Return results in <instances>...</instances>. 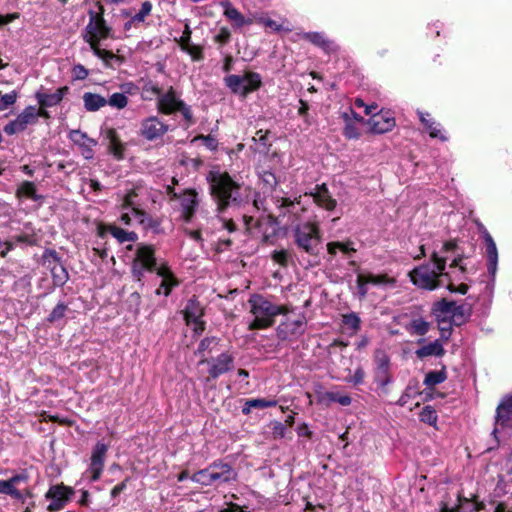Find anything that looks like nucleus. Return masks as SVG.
<instances>
[{
	"label": "nucleus",
	"instance_id": "obj_19",
	"mask_svg": "<svg viewBox=\"0 0 512 512\" xmlns=\"http://www.w3.org/2000/svg\"><path fill=\"white\" fill-rule=\"evenodd\" d=\"M483 239L485 242V253L487 258V271L490 276V283L493 286L498 267V250L492 236L484 231Z\"/></svg>",
	"mask_w": 512,
	"mask_h": 512
},
{
	"label": "nucleus",
	"instance_id": "obj_46",
	"mask_svg": "<svg viewBox=\"0 0 512 512\" xmlns=\"http://www.w3.org/2000/svg\"><path fill=\"white\" fill-rule=\"evenodd\" d=\"M420 421L435 426L437 423V412L432 406H425L419 414Z\"/></svg>",
	"mask_w": 512,
	"mask_h": 512
},
{
	"label": "nucleus",
	"instance_id": "obj_24",
	"mask_svg": "<svg viewBox=\"0 0 512 512\" xmlns=\"http://www.w3.org/2000/svg\"><path fill=\"white\" fill-rule=\"evenodd\" d=\"M301 38L321 48L325 53L330 54L338 50L334 41L328 39L323 32H305Z\"/></svg>",
	"mask_w": 512,
	"mask_h": 512
},
{
	"label": "nucleus",
	"instance_id": "obj_52",
	"mask_svg": "<svg viewBox=\"0 0 512 512\" xmlns=\"http://www.w3.org/2000/svg\"><path fill=\"white\" fill-rule=\"evenodd\" d=\"M128 104V97L124 93H113L107 99V105L116 109H123Z\"/></svg>",
	"mask_w": 512,
	"mask_h": 512
},
{
	"label": "nucleus",
	"instance_id": "obj_64",
	"mask_svg": "<svg viewBox=\"0 0 512 512\" xmlns=\"http://www.w3.org/2000/svg\"><path fill=\"white\" fill-rule=\"evenodd\" d=\"M272 435L275 439H281L286 434V426L278 421L271 423Z\"/></svg>",
	"mask_w": 512,
	"mask_h": 512
},
{
	"label": "nucleus",
	"instance_id": "obj_3",
	"mask_svg": "<svg viewBox=\"0 0 512 512\" xmlns=\"http://www.w3.org/2000/svg\"><path fill=\"white\" fill-rule=\"evenodd\" d=\"M210 194L217 205L220 215L229 206L239 205L241 199V185L235 181L228 172L220 169H212L206 175Z\"/></svg>",
	"mask_w": 512,
	"mask_h": 512
},
{
	"label": "nucleus",
	"instance_id": "obj_13",
	"mask_svg": "<svg viewBox=\"0 0 512 512\" xmlns=\"http://www.w3.org/2000/svg\"><path fill=\"white\" fill-rule=\"evenodd\" d=\"M203 316L204 309L200 302L196 298L189 299L184 309V319L196 335H201L205 330Z\"/></svg>",
	"mask_w": 512,
	"mask_h": 512
},
{
	"label": "nucleus",
	"instance_id": "obj_25",
	"mask_svg": "<svg viewBox=\"0 0 512 512\" xmlns=\"http://www.w3.org/2000/svg\"><path fill=\"white\" fill-rule=\"evenodd\" d=\"M369 125L372 132L382 134L393 129L395 126V119L388 114H373L369 120Z\"/></svg>",
	"mask_w": 512,
	"mask_h": 512
},
{
	"label": "nucleus",
	"instance_id": "obj_49",
	"mask_svg": "<svg viewBox=\"0 0 512 512\" xmlns=\"http://www.w3.org/2000/svg\"><path fill=\"white\" fill-rule=\"evenodd\" d=\"M327 250H328V253L331 255H335L338 250L347 255L355 252V249L350 246V243H341V242L328 243Z\"/></svg>",
	"mask_w": 512,
	"mask_h": 512
},
{
	"label": "nucleus",
	"instance_id": "obj_47",
	"mask_svg": "<svg viewBox=\"0 0 512 512\" xmlns=\"http://www.w3.org/2000/svg\"><path fill=\"white\" fill-rule=\"evenodd\" d=\"M67 310L68 306L63 302H59L47 317V321L49 323H56L60 321L65 317Z\"/></svg>",
	"mask_w": 512,
	"mask_h": 512
},
{
	"label": "nucleus",
	"instance_id": "obj_8",
	"mask_svg": "<svg viewBox=\"0 0 512 512\" xmlns=\"http://www.w3.org/2000/svg\"><path fill=\"white\" fill-rule=\"evenodd\" d=\"M453 301L442 299L433 304L431 313L435 317L441 338L448 340L452 333Z\"/></svg>",
	"mask_w": 512,
	"mask_h": 512
},
{
	"label": "nucleus",
	"instance_id": "obj_7",
	"mask_svg": "<svg viewBox=\"0 0 512 512\" xmlns=\"http://www.w3.org/2000/svg\"><path fill=\"white\" fill-rule=\"evenodd\" d=\"M225 85L234 93L246 97L256 91L262 84L257 72H246L243 76L231 74L224 78Z\"/></svg>",
	"mask_w": 512,
	"mask_h": 512
},
{
	"label": "nucleus",
	"instance_id": "obj_58",
	"mask_svg": "<svg viewBox=\"0 0 512 512\" xmlns=\"http://www.w3.org/2000/svg\"><path fill=\"white\" fill-rule=\"evenodd\" d=\"M181 50L189 54L194 61H200L203 59L202 47L198 45H192L190 43L189 45L182 47Z\"/></svg>",
	"mask_w": 512,
	"mask_h": 512
},
{
	"label": "nucleus",
	"instance_id": "obj_2",
	"mask_svg": "<svg viewBox=\"0 0 512 512\" xmlns=\"http://www.w3.org/2000/svg\"><path fill=\"white\" fill-rule=\"evenodd\" d=\"M146 271H156L162 278L157 294L168 296L173 287L178 285L172 271L166 264L157 266L155 251L152 246L138 244L136 247L135 258L132 263V274L137 281H141Z\"/></svg>",
	"mask_w": 512,
	"mask_h": 512
},
{
	"label": "nucleus",
	"instance_id": "obj_45",
	"mask_svg": "<svg viewBox=\"0 0 512 512\" xmlns=\"http://www.w3.org/2000/svg\"><path fill=\"white\" fill-rule=\"evenodd\" d=\"M429 328H430V324L427 321H425L423 318L413 319L409 325V331L412 334H415L418 336L425 335L429 331Z\"/></svg>",
	"mask_w": 512,
	"mask_h": 512
},
{
	"label": "nucleus",
	"instance_id": "obj_38",
	"mask_svg": "<svg viewBox=\"0 0 512 512\" xmlns=\"http://www.w3.org/2000/svg\"><path fill=\"white\" fill-rule=\"evenodd\" d=\"M18 197H27L34 201H37L41 198L40 195L36 193V186L33 182L24 181L20 184L16 192Z\"/></svg>",
	"mask_w": 512,
	"mask_h": 512
},
{
	"label": "nucleus",
	"instance_id": "obj_17",
	"mask_svg": "<svg viewBox=\"0 0 512 512\" xmlns=\"http://www.w3.org/2000/svg\"><path fill=\"white\" fill-rule=\"evenodd\" d=\"M462 254H455L452 259L451 264L449 265L450 272L453 275V279L446 280V288L452 293L466 294L468 291V285L465 283H461L458 286L453 284L454 281H459L465 279V267L462 265Z\"/></svg>",
	"mask_w": 512,
	"mask_h": 512
},
{
	"label": "nucleus",
	"instance_id": "obj_59",
	"mask_svg": "<svg viewBox=\"0 0 512 512\" xmlns=\"http://www.w3.org/2000/svg\"><path fill=\"white\" fill-rule=\"evenodd\" d=\"M356 283H357V294L360 299H364L368 293L369 283L366 281V279L362 273H359L357 275Z\"/></svg>",
	"mask_w": 512,
	"mask_h": 512
},
{
	"label": "nucleus",
	"instance_id": "obj_12",
	"mask_svg": "<svg viewBox=\"0 0 512 512\" xmlns=\"http://www.w3.org/2000/svg\"><path fill=\"white\" fill-rule=\"evenodd\" d=\"M108 451V446L103 442H97L94 446L90 463L84 475L89 478L90 482L98 481L104 470L105 458Z\"/></svg>",
	"mask_w": 512,
	"mask_h": 512
},
{
	"label": "nucleus",
	"instance_id": "obj_48",
	"mask_svg": "<svg viewBox=\"0 0 512 512\" xmlns=\"http://www.w3.org/2000/svg\"><path fill=\"white\" fill-rule=\"evenodd\" d=\"M129 212L132 216L133 223L136 222L143 226H149L151 219L141 207L131 208Z\"/></svg>",
	"mask_w": 512,
	"mask_h": 512
},
{
	"label": "nucleus",
	"instance_id": "obj_63",
	"mask_svg": "<svg viewBox=\"0 0 512 512\" xmlns=\"http://www.w3.org/2000/svg\"><path fill=\"white\" fill-rule=\"evenodd\" d=\"M271 258L276 263L285 266L288 262L289 253L287 250H275L272 252Z\"/></svg>",
	"mask_w": 512,
	"mask_h": 512
},
{
	"label": "nucleus",
	"instance_id": "obj_44",
	"mask_svg": "<svg viewBox=\"0 0 512 512\" xmlns=\"http://www.w3.org/2000/svg\"><path fill=\"white\" fill-rule=\"evenodd\" d=\"M138 190L139 189H133L125 194L122 201V208L123 210H129L131 208H137L141 207V202L138 199Z\"/></svg>",
	"mask_w": 512,
	"mask_h": 512
},
{
	"label": "nucleus",
	"instance_id": "obj_60",
	"mask_svg": "<svg viewBox=\"0 0 512 512\" xmlns=\"http://www.w3.org/2000/svg\"><path fill=\"white\" fill-rule=\"evenodd\" d=\"M110 151L117 159L123 158V151H124L123 145L119 142V140L114 135L111 137Z\"/></svg>",
	"mask_w": 512,
	"mask_h": 512
},
{
	"label": "nucleus",
	"instance_id": "obj_41",
	"mask_svg": "<svg viewBox=\"0 0 512 512\" xmlns=\"http://www.w3.org/2000/svg\"><path fill=\"white\" fill-rule=\"evenodd\" d=\"M191 480L195 483L201 484L203 486L214 485L211 465L207 468L202 469L191 476Z\"/></svg>",
	"mask_w": 512,
	"mask_h": 512
},
{
	"label": "nucleus",
	"instance_id": "obj_29",
	"mask_svg": "<svg viewBox=\"0 0 512 512\" xmlns=\"http://www.w3.org/2000/svg\"><path fill=\"white\" fill-rule=\"evenodd\" d=\"M311 195L317 205L328 211L336 207V200L332 198L325 184L316 186L315 191Z\"/></svg>",
	"mask_w": 512,
	"mask_h": 512
},
{
	"label": "nucleus",
	"instance_id": "obj_39",
	"mask_svg": "<svg viewBox=\"0 0 512 512\" xmlns=\"http://www.w3.org/2000/svg\"><path fill=\"white\" fill-rule=\"evenodd\" d=\"M53 283L56 286H63L69 279L68 272L62 263L50 268Z\"/></svg>",
	"mask_w": 512,
	"mask_h": 512
},
{
	"label": "nucleus",
	"instance_id": "obj_4",
	"mask_svg": "<svg viewBox=\"0 0 512 512\" xmlns=\"http://www.w3.org/2000/svg\"><path fill=\"white\" fill-rule=\"evenodd\" d=\"M253 320L249 323L250 330H259L271 327L277 315H286L289 309L277 305L262 295L254 294L248 300Z\"/></svg>",
	"mask_w": 512,
	"mask_h": 512
},
{
	"label": "nucleus",
	"instance_id": "obj_31",
	"mask_svg": "<svg viewBox=\"0 0 512 512\" xmlns=\"http://www.w3.org/2000/svg\"><path fill=\"white\" fill-rule=\"evenodd\" d=\"M82 99L84 108L88 112H96L107 105L105 97L92 92H85Z\"/></svg>",
	"mask_w": 512,
	"mask_h": 512
},
{
	"label": "nucleus",
	"instance_id": "obj_35",
	"mask_svg": "<svg viewBox=\"0 0 512 512\" xmlns=\"http://www.w3.org/2000/svg\"><path fill=\"white\" fill-rule=\"evenodd\" d=\"M108 232L120 243H133L138 239V235L133 231H126L116 225H110Z\"/></svg>",
	"mask_w": 512,
	"mask_h": 512
},
{
	"label": "nucleus",
	"instance_id": "obj_27",
	"mask_svg": "<svg viewBox=\"0 0 512 512\" xmlns=\"http://www.w3.org/2000/svg\"><path fill=\"white\" fill-rule=\"evenodd\" d=\"M274 204L279 208V216L294 217L295 220L298 219V211L302 210L299 202H295L286 197H281L279 195L273 196Z\"/></svg>",
	"mask_w": 512,
	"mask_h": 512
},
{
	"label": "nucleus",
	"instance_id": "obj_21",
	"mask_svg": "<svg viewBox=\"0 0 512 512\" xmlns=\"http://www.w3.org/2000/svg\"><path fill=\"white\" fill-rule=\"evenodd\" d=\"M210 465L214 485L230 483L236 480L237 474L231 465L222 462H214Z\"/></svg>",
	"mask_w": 512,
	"mask_h": 512
},
{
	"label": "nucleus",
	"instance_id": "obj_1",
	"mask_svg": "<svg viewBox=\"0 0 512 512\" xmlns=\"http://www.w3.org/2000/svg\"><path fill=\"white\" fill-rule=\"evenodd\" d=\"M457 244L455 241H447L438 252L433 250L429 262L416 266L409 272L410 281L419 289L433 291L444 286L446 280L453 279L450 271H446L448 253L458 254L456 252Z\"/></svg>",
	"mask_w": 512,
	"mask_h": 512
},
{
	"label": "nucleus",
	"instance_id": "obj_28",
	"mask_svg": "<svg viewBox=\"0 0 512 512\" xmlns=\"http://www.w3.org/2000/svg\"><path fill=\"white\" fill-rule=\"evenodd\" d=\"M419 119L421 123L425 126L431 138H437L443 142L448 140V137L442 131V127L440 123L434 121L429 113H423L418 111Z\"/></svg>",
	"mask_w": 512,
	"mask_h": 512
},
{
	"label": "nucleus",
	"instance_id": "obj_62",
	"mask_svg": "<svg viewBox=\"0 0 512 512\" xmlns=\"http://www.w3.org/2000/svg\"><path fill=\"white\" fill-rule=\"evenodd\" d=\"M343 134L348 139H357L360 136L357 126L350 121L345 122Z\"/></svg>",
	"mask_w": 512,
	"mask_h": 512
},
{
	"label": "nucleus",
	"instance_id": "obj_36",
	"mask_svg": "<svg viewBox=\"0 0 512 512\" xmlns=\"http://www.w3.org/2000/svg\"><path fill=\"white\" fill-rule=\"evenodd\" d=\"M14 239L18 243H24L30 246L36 245L38 242L37 235L34 232L31 223H26L24 225V231L21 234L15 236Z\"/></svg>",
	"mask_w": 512,
	"mask_h": 512
},
{
	"label": "nucleus",
	"instance_id": "obj_56",
	"mask_svg": "<svg viewBox=\"0 0 512 512\" xmlns=\"http://www.w3.org/2000/svg\"><path fill=\"white\" fill-rule=\"evenodd\" d=\"M278 402L274 399L256 398L249 399V405L253 406L254 409H264L269 407H275Z\"/></svg>",
	"mask_w": 512,
	"mask_h": 512
},
{
	"label": "nucleus",
	"instance_id": "obj_26",
	"mask_svg": "<svg viewBox=\"0 0 512 512\" xmlns=\"http://www.w3.org/2000/svg\"><path fill=\"white\" fill-rule=\"evenodd\" d=\"M182 214L186 221H190L198 205L197 193L194 190H186L179 196Z\"/></svg>",
	"mask_w": 512,
	"mask_h": 512
},
{
	"label": "nucleus",
	"instance_id": "obj_37",
	"mask_svg": "<svg viewBox=\"0 0 512 512\" xmlns=\"http://www.w3.org/2000/svg\"><path fill=\"white\" fill-rule=\"evenodd\" d=\"M447 379L446 369L443 366L439 371H430L426 374L424 379V385L427 387H434L438 384L443 383Z\"/></svg>",
	"mask_w": 512,
	"mask_h": 512
},
{
	"label": "nucleus",
	"instance_id": "obj_20",
	"mask_svg": "<svg viewBox=\"0 0 512 512\" xmlns=\"http://www.w3.org/2000/svg\"><path fill=\"white\" fill-rule=\"evenodd\" d=\"M29 480V475L26 470L21 471L11 477V484L8 488L6 495L12 497L13 499L25 503L28 498L33 497L32 490L30 488H25L23 490L17 489L16 486L21 483H26Z\"/></svg>",
	"mask_w": 512,
	"mask_h": 512
},
{
	"label": "nucleus",
	"instance_id": "obj_16",
	"mask_svg": "<svg viewBox=\"0 0 512 512\" xmlns=\"http://www.w3.org/2000/svg\"><path fill=\"white\" fill-rule=\"evenodd\" d=\"M278 325L276 329L277 337L280 340H290L303 334L305 326L304 316H299L296 319H292L288 316Z\"/></svg>",
	"mask_w": 512,
	"mask_h": 512
},
{
	"label": "nucleus",
	"instance_id": "obj_30",
	"mask_svg": "<svg viewBox=\"0 0 512 512\" xmlns=\"http://www.w3.org/2000/svg\"><path fill=\"white\" fill-rule=\"evenodd\" d=\"M221 5L224 8V15L233 22L236 28H241L252 23L250 19L245 18L235 7H233L229 1H224Z\"/></svg>",
	"mask_w": 512,
	"mask_h": 512
},
{
	"label": "nucleus",
	"instance_id": "obj_23",
	"mask_svg": "<svg viewBox=\"0 0 512 512\" xmlns=\"http://www.w3.org/2000/svg\"><path fill=\"white\" fill-rule=\"evenodd\" d=\"M68 92V86L60 87L53 93L39 90L35 93V98L37 99V102L40 105V107H54L63 100V98L68 94Z\"/></svg>",
	"mask_w": 512,
	"mask_h": 512
},
{
	"label": "nucleus",
	"instance_id": "obj_22",
	"mask_svg": "<svg viewBox=\"0 0 512 512\" xmlns=\"http://www.w3.org/2000/svg\"><path fill=\"white\" fill-rule=\"evenodd\" d=\"M70 140L81 149V154L85 159H92L94 155L93 147L96 141L80 130H72L69 133Z\"/></svg>",
	"mask_w": 512,
	"mask_h": 512
},
{
	"label": "nucleus",
	"instance_id": "obj_50",
	"mask_svg": "<svg viewBox=\"0 0 512 512\" xmlns=\"http://www.w3.org/2000/svg\"><path fill=\"white\" fill-rule=\"evenodd\" d=\"M101 40H95L92 42H87L90 45V48L92 49L95 56L102 59L105 62H108L109 60L113 59L115 56L112 52L107 51L105 49H101L99 47V42Z\"/></svg>",
	"mask_w": 512,
	"mask_h": 512
},
{
	"label": "nucleus",
	"instance_id": "obj_14",
	"mask_svg": "<svg viewBox=\"0 0 512 512\" xmlns=\"http://www.w3.org/2000/svg\"><path fill=\"white\" fill-rule=\"evenodd\" d=\"M512 428V396L504 397L497 406L493 437L499 442L498 434L501 430Z\"/></svg>",
	"mask_w": 512,
	"mask_h": 512
},
{
	"label": "nucleus",
	"instance_id": "obj_61",
	"mask_svg": "<svg viewBox=\"0 0 512 512\" xmlns=\"http://www.w3.org/2000/svg\"><path fill=\"white\" fill-rule=\"evenodd\" d=\"M375 381L381 387H385L392 382L390 370L375 372Z\"/></svg>",
	"mask_w": 512,
	"mask_h": 512
},
{
	"label": "nucleus",
	"instance_id": "obj_6",
	"mask_svg": "<svg viewBox=\"0 0 512 512\" xmlns=\"http://www.w3.org/2000/svg\"><path fill=\"white\" fill-rule=\"evenodd\" d=\"M156 108L159 113L164 115H172L176 112H180L187 122V127L193 123L191 108L180 99L173 87H170L165 93L159 95Z\"/></svg>",
	"mask_w": 512,
	"mask_h": 512
},
{
	"label": "nucleus",
	"instance_id": "obj_9",
	"mask_svg": "<svg viewBox=\"0 0 512 512\" xmlns=\"http://www.w3.org/2000/svg\"><path fill=\"white\" fill-rule=\"evenodd\" d=\"M173 127L156 115L146 117L140 122L139 135L147 141H157L166 133L172 131Z\"/></svg>",
	"mask_w": 512,
	"mask_h": 512
},
{
	"label": "nucleus",
	"instance_id": "obj_32",
	"mask_svg": "<svg viewBox=\"0 0 512 512\" xmlns=\"http://www.w3.org/2000/svg\"><path fill=\"white\" fill-rule=\"evenodd\" d=\"M415 354L420 359L428 356L441 357L445 354V349L440 340H435L417 349Z\"/></svg>",
	"mask_w": 512,
	"mask_h": 512
},
{
	"label": "nucleus",
	"instance_id": "obj_55",
	"mask_svg": "<svg viewBox=\"0 0 512 512\" xmlns=\"http://www.w3.org/2000/svg\"><path fill=\"white\" fill-rule=\"evenodd\" d=\"M326 396L327 399L330 400L331 402L339 403L342 406H348L352 402V399L349 395L340 394L338 392H328Z\"/></svg>",
	"mask_w": 512,
	"mask_h": 512
},
{
	"label": "nucleus",
	"instance_id": "obj_43",
	"mask_svg": "<svg viewBox=\"0 0 512 512\" xmlns=\"http://www.w3.org/2000/svg\"><path fill=\"white\" fill-rule=\"evenodd\" d=\"M159 95H162L161 89L151 80L144 83L142 87V98L144 100L151 101L154 98L159 99Z\"/></svg>",
	"mask_w": 512,
	"mask_h": 512
},
{
	"label": "nucleus",
	"instance_id": "obj_42",
	"mask_svg": "<svg viewBox=\"0 0 512 512\" xmlns=\"http://www.w3.org/2000/svg\"><path fill=\"white\" fill-rule=\"evenodd\" d=\"M374 361L376 365L375 372L390 370V358L388 354L382 350L377 349L374 353Z\"/></svg>",
	"mask_w": 512,
	"mask_h": 512
},
{
	"label": "nucleus",
	"instance_id": "obj_57",
	"mask_svg": "<svg viewBox=\"0 0 512 512\" xmlns=\"http://www.w3.org/2000/svg\"><path fill=\"white\" fill-rule=\"evenodd\" d=\"M202 141L203 144L211 151H214L218 147L217 139L212 135H198L193 138L192 142Z\"/></svg>",
	"mask_w": 512,
	"mask_h": 512
},
{
	"label": "nucleus",
	"instance_id": "obj_15",
	"mask_svg": "<svg viewBox=\"0 0 512 512\" xmlns=\"http://www.w3.org/2000/svg\"><path fill=\"white\" fill-rule=\"evenodd\" d=\"M208 365V373L212 379H217L221 375L230 372L234 368V356L229 352H223L217 357L211 359H202L200 364Z\"/></svg>",
	"mask_w": 512,
	"mask_h": 512
},
{
	"label": "nucleus",
	"instance_id": "obj_54",
	"mask_svg": "<svg viewBox=\"0 0 512 512\" xmlns=\"http://www.w3.org/2000/svg\"><path fill=\"white\" fill-rule=\"evenodd\" d=\"M152 3L150 1H144L141 5V9L138 13L133 16V21L137 23H143L146 17L151 13Z\"/></svg>",
	"mask_w": 512,
	"mask_h": 512
},
{
	"label": "nucleus",
	"instance_id": "obj_53",
	"mask_svg": "<svg viewBox=\"0 0 512 512\" xmlns=\"http://www.w3.org/2000/svg\"><path fill=\"white\" fill-rule=\"evenodd\" d=\"M342 322L346 327L351 329L353 332H357L360 329L361 320L360 317L355 312L343 315Z\"/></svg>",
	"mask_w": 512,
	"mask_h": 512
},
{
	"label": "nucleus",
	"instance_id": "obj_34",
	"mask_svg": "<svg viewBox=\"0 0 512 512\" xmlns=\"http://www.w3.org/2000/svg\"><path fill=\"white\" fill-rule=\"evenodd\" d=\"M453 318H452V326H461L465 324L470 316H471V309L465 304L458 305L455 301H453Z\"/></svg>",
	"mask_w": 512,
	"mask_h": 512
},
{
	"label": "nucleus",
	"instance_id": "obj_18",
	"mask_svg": "<svg viewBox=\"0 0 512 512\" xmlns=\"http://www.w3.org/2000/svg\"><path fill=\"white\" fill-rule=\"evenodd\" d=\"M72 491L63 484L52 485L45 494V498L50 500L49 511H59L67 503Z\"/></svg>",
	"mask_w": 512,
	"mask_h": 512
},
{
	"label": "nucleus",
	"instance_id": "obj_11",
	"mask_svg": "<svg viewBox=\"0 0 512 512\" xmlns=\"http://www.w3.org/2000/svg\"><path fill=\"white\" fill-rule=\"evenodd\" d=\"M41 112L35 106H27L16 119L10 121L4 126V132L7 135H14L24 131L28 125L37 123Z\"/></svg>",
	"mask_w": 512,
	"mask_h": 512
},
{
	"label": "nucleus",
	"instance_id": "obj_51",
	"mask_svg": "<svg viewBox=\"0 0 512 512\" xmlns=\"http://www.w3.org/2000/svg\"><path fill=\"white\" fill-rule=\"evenodd\" d=\"M42 258H43V264L48 269H50L53 266H56V265L62 263L58 253L55 250H52V249H46L43 252Z\"/></svg>",
	"mask_w": 512,
	"mask_h": 512
},
{
	"label": "nucleus",
	"instance_id": "obj_33",
	"mask_svg": "<svg viewBox=\"0 0 512 512\" xmlns=\"http://www.w3.org/2000/svg\"><path fill=\"white\" fill-rule=\"evenodd\" d=\"M369 283V285L377 286V287H394L396 284V280L393 277L388 276L387 274H374L371 272L362 273Z\"/></svg>",
	"mask_w": 512,
	"mask_h": 512
},
{
	"label": "nucleus",
	"instance_id": "obj_5",
	"mask_svg": "<svg viewBox=\"0 0 512 512\" xmlns=\"http://www.w3.org/2000/svg\"><path fill=\"white\" fill-rule=\"evenodd\" d=\"M293 237L296 246L309 255L317 253L320 243V231L316 223L305 222L296 224L293 229Z\"/></svg>",
	"mask_w": 512,
	"mask_h": 512
},
{
	"label": "nucleus",
	"instance_id": "obj_10",
	"mask_svg": "<svg viewBox=\"0 0 512 512\" xmlns=\"http://www.w3.org/2000/svg\"><path fill=\"white\" fill-rule=\"evenodd\" d=\"M103 7L99 6V12L89 11V23L86 26V42L103 40L109 36L110 27L103 18Z\"/></svg>",
	"mask_w": 512,
	"mask_h": 512
},
{
	"label": "nucleus",
	"instance_id": "obj_40",
	"mask_svg": "<svg viewBox=\"0 0 512 512\" xmlns=\"http://www.w3.org/2000/svg\"><path fill=\"white\" fill-rule=\"evenodd\" d=\"M219 342L220 339L215 336L205 337L200 341L196 354L204 356L206 352H213L219 345Z\"/></svg>",
	"mask_w": 512,
	"mask_h": 512
}]
</instances>
